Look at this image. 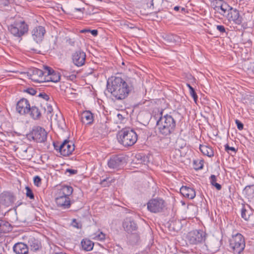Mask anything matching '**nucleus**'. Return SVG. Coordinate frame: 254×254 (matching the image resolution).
Listing matches in <instances>:
<instances>
[{
  "label": "nucleus",
  "mask_w": 254,
  "mask_h": 254,
  "mask_svg": "<svg viewBox=\"0 0 254 254\" xmlns=\"http://www.w3.org/2000/svg\"><path fill=\"white\" fill-rule=\"evenodd\" d=\"M28 113L30 114V116L34 120L39 119L41 116V112L39 109L36 106H32V107H30V110Z\"/></svg>",
  "instance_id": "nucleus-26"
},
{
  "label": "nucleus",
  "mask_w": 254,
  "mask_h": 254,
  "mask_svg": "<svg viewBox=\"0 0 254 254\" xmlns=\"http://www.w3.org/2000/svg\"><path fill=\"white\" fill-rule=\"evenodd\" d=\"M220 245V241L218 240L214 241L209 244V249L212 253H215L219 251Z\"/></svg>",
  "instance_id": "nucleus-29"
},
{
  "label": "nucleus",
  "mask_w": 254,
  "mask_h": 254,
  "mask_svg": "<svg viewBox=\"0 0 254 254\" xmlns=\"http://www.w3.org/2000/svg\"><path fill=\"white\" fill-rule=\"evenodd\" d=\"M246 210L245 209H243L242 211V217L246 221H249L250 218V215H247Z\"/></svg>",
  "instance_id": "nucleus-39"
},
{
  "label": "nucleus",
  "mask_w": 254,
  "mask_h": 254,
  "mask_svg": "<svg viewBox=\"0 0 254 254\" xmlns=\"http://www.w3.org/2000/svg\"><path fill=\"white\" fill-rule=\"evenodd\" d=\"M41 179L39 176H35L34 178V183L37 186H39V184L41 183Z\"/></svg>",
  "instance_id": "nucleus-42"
},
{
  "label": "nucleus",
  "mask_w": 254,
  "mask_h": 254,
  "mask_svg": "<svg viewBox=\"0 0 254 254\" xmlns=\"http://www.w3.org/2000/svg\"><path fill=\"white\" fill-rule=\"evenodd\" d=\"M176 151H177V152H179L180 150H176Z\"/></svg>",
  "instance_id": "nucleus-60"
},
{
  "label": "nucleus",
  "mask_w": 254,
  "mask_h": 254,
  "mask_svg": "<svg viewBox=\"0 0 254 254\" xmlns=\"http://www.w3.org/2000/svg\"><path fill=\"white\" fill-rule=\"evenodd\" d=\"M244 192L248 196H253L254 194V185H249L246 186L244 190Z\"/></svg>",
  "instance_id": "nucleus-31"
},
{
  "label": "nucleus",
  "mask_w": 254,
  "mask_h": 254,
  "mask_svg": "<svg viewBox=\"0 0 254 254\" xmlns=\"http://www.w3.org/2000/svg\"><path fill=\"white\" fill-rule=\"evenodd\" d=\"M10 32L14 36L20 37L28 30V25L22 20H16L8 27Z\"/></svg>",
  "instance_id": "nucleus-4"
},
{
  "label": "nucleus",
  "mask_w": 254,
  "mask_h": 254,
  "mask_svg": "<svg viewBox=\"0 0 254 254\" xmlns=\"http://www.w3.org/2000/svg\"><path fill=\"white\" fill-rule=\"evenodd\" d=\"M15 200L13 194L8 192H4L0 194V204L7 207L11 206Z\"/></svg>",
  "instance_id": "nucleus-15"
},
{
  "label": "nucleus",
  "mask_w": 254,
  "mask_h": 254,
  "mask_svg": "<svg viewBox=\"0 0 254 254\" xmlns=\"http://www.w3.org/2000/svg\"><path fill=\"white\" fill-rule=\"evenodd\" d=\"M74 150V144L69 140H65L59 147V152L61 154L67 156L71 154Z\"/></svg>",
  "instance_id": "nucleus-13"
},
{
  "label": "nucleus",
  "mask_w": 254,
  "mask_h": 254,
  "mask_svg": "<svg viewBox=\"0 0 254 254\" xmlns=\"http://www.w3.org/2000/svg\"><path fill=\"white\" fill-rule=\"evenodd\" d=\"M72 225L73 227L77 228H80V226H79V224L78 223V222L76 221V219H73L72 220Z\"/></svg>",
  "instance_id": "nucleus-45"
},
{
  "label": "nucleus",
  "mask_w": 254,
  "mask_h": 254,
  "mask_svg": "<svg viewBox=\"0 0 254 254\" xmlns=\"http://www.w3.org/2000/svg\"><path fill=\"white\" fill-rule=\"evenodd\" d=\"M226 17L229 21H233L237 24H240L242 22V18L240 16L239 11L231 7L227 13Z\"/></svg>",
  "instance_id": "nucleus-18"
},
{
  "label": "nucleus",
  "mask_w": 254,
  "mask_h": 254,
  "mask_svg": "<svg viewBox=\"0 0 254 254\" xmlns=\"http://www.w3.org/2000/svg\"><path fill=\"white\" fill-rule=\"evenodd\" d=\"M25 91L31 95H34L37 93L36 90L33 88H28Z\"/></svg>",
  "instance_id": "nucleus-40"
},
{
  "label": "nucleus",
  "mask_w": 254,
  "mask_h": 254,
  "mask_svg": "<svg viewBox=\"0 0 254 254\" xmlns=\"http://www.w3.org/2000/svg\"><path fill=\"white\" fill-rule=\"evenodd\" d=\"M8 1H6L3 3V5L5 6L8 5Z\"/></svg>",
  "instance_id": "nucleus-55"
},
{
  "label": "nucleus",
  "mask_w": 254,
  "mask_h": 254,
  "mask_svg": "<svg viewBox=\"0 0 254 254\" xmlns=\"http://www.w3.org/2000/svg\"><path fill=\"white\" fill-rule=\"evenodd\" d=\"M45 73L46 82H57L60 80L61 76L59 73L55 72L48 66H45Z\"/></svg>",
  "instance_id": "nucleus-16"
},
{
  "label": "nucleus",
  "mask_w": 254,
  "mask_h": 254,
  "mask_svg": "<svg viewBox=\"0 0 254 254\" xmlns=\"http://www.w3.org/2000/svg\"><path fill=\"white\" fill-rule=\"evenodd\" d=\"M199 149L204 155H206L208 157H212L214 155L213 149L208 146L200 145Z\"/></svg>",
  "instance_id": "nucleus-25"
},
{
  "label": "nucleus",
  "mask_w": 254,
  "mask_h": 254,
  "mask_svg": "<svg viewBox=\"0 0 254 254\" xmlns=\"http://www.w3.org/2000/svg\"><path fill=\"white\" fill-rule=\"evenodd\" d=\"M230 247L235 254H240L245 247L244 237L240 233L232 236L229 240Z\"/></svg>",
  "instance_id": "nucleus-5"
},
{
  "label": "nucleus",
  "mask_w": 254,
  "mask_h": 254,
  "mask_svg": "<svg viewBox=\"0 0 254 254\" xmlns=\"http://www.w3.org/2000/svg\"><path fill=\"white\" fill-rule=\"evenodd\" d=\"M28 148H26V149H24L23 150V152H25V153L27 152V151H28Z\"/></svg>",
  "instance_id": "nucleus-58"
},
{
  "label": "nucleus",
  "mask_w": 254,
  "mask_h": 254,
  "mask_svg": "<svg viewBox=\"0 0 254 254\" xmlns=\"http://www.w3.org/2000/svg\"><path fill=\"white\" fill-rule=\"evenodd\" d=\"M81 246L85 251H90L92 250L94 244L90 240L85 239L81 241Z\"/></svg>",
  "instance_id": "nucleus-28"
},
{
  "label": "nucleus",
  "mask_w": 254,
  "mask_h": 254,
  "mask_svg": "<svg viewBox=\"0 0 254 254\" xmlns=\"http://www.w3.org/2000/svg\"><path fill=\"white\" fill-rule=\"evenodd\" d=\"M38 97H42L44 99H45L46 101H47L49 100V97L48 95L45 94V93H39L38 95Z\"/></svg>",
  "instance_id": "nucleus-43"
},
{
  "label": "nucleus",
  "mask_w": 254,
  "mask_h": 254,
  "mask_svg": "<svg viewBox=\"0 0 254 254\" xmlns=\"http://www.w3.org/2000/svg\"><path fill=\"white\" fill-rule=\"evenodd\" d=\"M92 239L96 240L103 241L105 239V235L102 232L98 234H94L92 235Z\"/></svg>",
  "instance_id": "nucleus-34"
},
{
  "label": "nucleus",
  "mask_w": 254,
  "mask_h": 254,
  "mask_svg": "<svg viewBox=\"0 0 254 254\" xmlns=\"http://www.w3.org/2000/svg\"><path fill=\"white\" fill-rule=\"evenodd\" d=\"M56 202L58 206L64 209L69 208L71 204L69 197L59 194L56 198Z\"/></svg>",
  "instance_id": "nucleus-20"
},
{
  "label": "nucleus",
  "mask_w": 254,
  "mask_h": 254,
  "mask_svg": "<svg viewBox=\"0 0 254 254\" xmlns=\"http://www.w3.org/2000/svg\"><path fill=\"white\" fill-rule=\"evenodd\" d=\"M32 38L37 43H40L43 41L46 34V30L42 26H37L31 31Z\"/></svg>",
  "instance_id": "nucleus-11"
},
{
  "label": "nucleus",
  "mask_w": 254,
  "mask_h": 254,
  "mask_svg": "<svg viewBox=\"0 0 254 254\" xmlns=\"http://www.w3.org/2000/svg\"><path fill=\"white\" fill-rule=\"evenodd\" d=\"M190 94L193 98L194 102L196 103L197 99V96L194 91L193 88H190Z\"/></svg>",
  "instance_id": "nucleus-36"
},
{
  "label": "nucleus",
  "mask_w": 254,
  "mask_h": 254,
  "mask_svg": "<svg viewBox=\"0 0 254 254\" xmlns=\"http://www.w3.org/2000/svg\"><path fill=\"white\" fill-rule=\"evenodd\" d=\"M118 139L125 146H131L137 141V134L133 130L124 129L119 133Z\"/></svg>",
  "instance_id": "nucleus-3"
},
{
  "label": "nucleus",
  "mask_w": 254,
  "mask_h": 254,
  "mask_svg": "<svg viewBox=\"0 0 254 254\" xmlns=\"http://www.w3.org/2000/svg\"><path fill=\"white\" fill-rule=\"evenodd\" d=\"M66 172H68L70 175H73L76 174L77 171L73 169H67Z\"/></svg>",
  "instance_id": "nucleus-48"
},
{
  "label": "nucleus",
  "mask_w": 254,
  "mask_h": 254,
  "mask_svg": "<svg viewBox=\"0 0 254 254\" xmlns=\"http://www.w3.org/2000/svg\"><path fill=\"white\" fill-rule=\"evenodd\" d=\"M225 149L228 153H230V151H233L234 153L236 152V149L233 147L229 146L228 144L225 145Z\"/></svg>",
  "instance_id": "nucleus-37"
},
{
  "label": "nucleus",
  "mask_w": 254,
  "mask_h": 254,
  "mask_svg": "<svg viewBox=\"0 0 254 254\" xmlns=\"http://www.w3.org/2000/svg\"><path fill=\"white\" fill-rule=\"evenodd\" d=\"M117 117L119 120H121V121H123L124 119V117L122 115L120 114H118L117 115Z\"/></svg>",
  "instance_id": "nucleus-51"
},
{
  "label": "nucleus",
  "mask_w": 254,
  "mask_h": 254,
  "mask_svg": "<svg viewBox=\"0 0 254 254\" xmlns=\"http://www.w3.org/2000/svg\"><path fill=\"white\" fill-rule=\"evenodd\" d=\"M164 39L168 44H174L179 43L180 38L176 35L168 34L165 36Z\"/></svg>",
  "instance_id": "nucleus-27"
},
{
  "label": "nucleus",
  "mask_w": 254,
  "mask_h": 254,
  "mask_svg": "<svg viewBox=\"0 0 254 254\" xmlns=\"http://www.w3.org/2000/svg\"><path fill=\"white\" fill-rule=\"evenodd\" d=\"M81 122L86 125L90 124L93 121V116L91 112L85 111L81 115Z\"/></svg>",
  "instance_id": "nucleus-23"
},
{
  "label": "nucleus",
  "mask_w": 254,
  "mask_h": 254,
  "mask_svg": "<svg viewBox=\"0 0 254 254\" xmlns=\"http://www.w3.org/2000/svg\"><path fill=\"white\" fill-rule=\"evenodd\" d=\"M212 185L215 186L216 187V188L217 189V190H220L221 189V186L217 183H215L212 184Z\"/></svg>",
  "instance_id": "nucleus-49"
},
{
  "label": "nucleus",
  "mask_w": 254,
  "mask_h": 254,
  "mask_svg": "<svg viewBox=\"0 0 254 254\" xmlns=\"http://www.w3.org/2000/svg\"><path fill=\"white\" fill-rule=\"evenodd\" d=\"M126 163V157L123 155L112 156L108 162V166L110 169H120Z\"/></svg>",
  "instance_id": "nucleus-7"
},
{
  "label": "nucleus",
  "mask_w": 254,
  "mask_h": 254,
  "mask_svg": "<svg viewBox=\"0 0 254 254\" xmlns=\"http://www.w3.org/2000/svg\"><path fill=\"white\" fill-rule=\"evenodd\" d=\"M50 118L52 123L57 124L58 125H59L60 123L63 120L62 117L60 113L59 115H58L57 114L56 115H52L50 116Z\"/></svg>",
  "instance_id": "nucleus-30"
},
{
  "label": "nucleus",
  "mask_w": 254,
  "mask_h": 254,
  "mask_svg": "<svg viewBox=\"0 0 254 254\" xmlns=\"http://www.w3.org/2000/svg\"><path fill=\"white\" fill-rule=\"evenodd\" d=\"M187 86L189 87L190 91V88H192L189 84H187Z\"/></svg>",
  "instance_id": "nucleus-59"
},
{
  "label": "nucleus",
  "mask_w": 254,
  "mask_h": 254,
  "mask_svg": "<svg viewBox=\"0 0 254 254\" xmlns=\"http://www.w3.org/2000/svg\"><path fill=\"white\" fill-rule=\"evenodd\" d=\"M210 183L212 185L216 183V177L215 175H212L210 176Z\"/></svg>",
  "instance_id": "nucleus-46"
},
{
  "label": "nucleus",
  "mask_w": 254,
  "mask_h": 254,
  "mask_svg": "<svg viewBox=\"0 0 254 254\" xmlns=\"http://www.w3.org/2000/svg\"><path fill=\"white\" fill-rule=\"evenodd\" d=\"M180 193L185 197L193 199L195 196V191L192 188L183 186L180 189Z\"/></svg>",
  "instance_id": "nucleus-21"
},
{
  "label": "nucleus",
  "mask_w": 254,
  "mask_h": 254,
  "mask_svg": "<svg viewBox=\"0 0 254 254\" xmlns=\"http://www.w3.org/2000/svg\"><path fill=\"white\" fill-rule=\"evenodd\" d=\"M165 207L164 201L161 198H154L150 200L147 203V209L152 213H159Z\"/></svg>",
  "instance_id": "nucleus-8"
},
{
  "label": "nucleus",
  "mask_w": 254,
  "mask_h": 254,
  "mask_svg": "<svg viewBox=\"0 0 254 254\" xmlns=\"http://www.w3.org/2000/svg\"><path fill=\"white\" fill-rule=\"evenodd\" d=\"M124 230L128 233H131L137 229V224L130 218H126L123 222Z\"/></svg>",
  "instance_id": "nucleus-19"
},
{
  "label": "nucleus",
  "mask_w": 254,
  "mask_h": 254,
  "mask_svg": "<svg viewBox=\"0 0 254 254\" xmlns=\"http://www.w3.org/2000/svg\"><path fill=\"white\" fill-rule=\"evenodd\" d=\"M217 29L219 30L221 33H224L225 32V29L224 26L223 25H217Z\"/></svg>",
  "instance_id": "nucleus-44"
},
{
  "label": "nucleus",
  "mask_w": 254,
  "mask_h": 254,
  "mask_svg": "<svg viewBox=\"0 0 254 254\" xmlns=\"http://www.w3.org/2000/svg\"><path fill=\"white\" fill-rule=\"evenodd\" d=\"M157 126L161 134L167 136L174 131L176 122L174 118L170 115H162L157 122Z\"/></svg>",
  "instance_id": "nucleus-2"
},
{
  "label": "nucleus",
  "mask_w": 254,
  "mask_h": 254,
  "mask_svg": "<svg viewBox=\"0 0 254 254\" xmlns=\"http://www.w3.org/2000/svg\"><path fill=\"white\" fill-rule=\"evenodd\" d=\"M115 182V179L110 178H106L100 182V184L104 187H108Z\"/></svg>",
  "instance_id": "nucleus-32"
},
{
  "label": "nucleus",
  "mask_w": 254,
  "mask_h": 254,
  "mask_svg": "<svg viewBox=\"0 0 254 254\" xmlns=\"http://www.w3.org/2000/svg\"><path fill=\"white\" fill-rule=\"evenodd\" d=\"M47 133L45 130L39 127H35L30 134L33 139L37 142H43L47 139Z\"/></svg>",
  "instance_id": "nucleus-10"
},
{
  "label": "nucleus",
  "mask_w": 254,
  "mask_h": 254,
  "mask_svg": "<svg viewBox=\"0 0 254 254\" xmlns=\"http://www.w3.org/2000/svg\"><path fill=\"white\" fill-rule=\"evenodd\" d=\"M43 71L38 68H33L29 70L27 72L29 78L35 82H46L45 68Z\"/></svg>",
  "instance_id": "nucleus-9"
},
{
  "label": "nucleus",
  "mask_w": 254,
  "mask_h": 254,
  "mask_svg": "<svg viewBox=\"0 0 254 254\" xmlns=\"http://www.w3.org/2000/svg\"><path fill=\"white\" fill-rule=\"evenodd\" d=\"M13 249L16 254H28V248L27 245L22 243L14 245Z\"/></svg>",
  "instance_id": "nucleus-22"
},
{
  "label": "nucleus",
  "mask_w": 254,
  "mask_h": 254,
  "mask_svg": "<svg viewBox=\"0 0 254 254\" xmlns=\"http://www.w3.org/2000/svg\"><path fill=\"white\" fill-rule=\"evenodd\" d=\"M137 159H139V158H140V159L141 160V159H142L141 155L139 154L137 155Z\"/></svg>",
  "instance_id": "nucleus-57"
},
{
  "label": "nucleus",
  "mask_w": 254,
  "mask_h": 254,
  "mask_svg": "<svg viewBox=\"0 0 254 254\" xmlns=\"http://www.w3.org/2000/svg\"><path fill=\"white\" fill-rule=\"evenodd\" d=\"M216 5L214 9L216 12L220 13L221 15L226 17L228 12L231 10V7L223 0H215Z\"/></svg>",
  "instance_id": "nucleus-12"
},
{
  "label": "nucleus",
  "mask_w": 254,
  "mask_h": 254,
  "mask_svg": "<svg viewBox=\"0 0 254 254\" xmlns=\"http://www.w3.org/2000/svg\"><path fill=\"white\" fill-rule=\"evenodd\" d=\"M89 31H90V30L85 29L81 30L80 31V33H86V32H89Z\"/></svg>",
  "instance_id": "nucleus-53"
},
{
  "label": "nucleus",
  "mask_w": 254,
  "mask_h": 254,
  "mask_svg": "<svg viewBox=\"0 0 254 254\" xmlns=\"http://www.w3.org/2000/svg\"><path fill=\"white\" fill-rule=\"evenodd\" d=\"M186 238L190 244L197 245L204 241L205 234L202 231L193 230L188 234Z\"/></svg>",
  "instance_id": "nucleus-6"
},
{
  "label": "nucleus",
  "mask_w": 254,
  "mask_h": 254,
  "mask_svg": "<svg viewBox=\"0 0 254 254\" xmlns=\"http://www.w3.org/2000/svg\"><path fill=\"white\" fill-rule=\"evenodd\" d=\"M60 145V144H59V143H54V146L55 149H56L57 150H59V151Z\"/></svg>",
  "instance_id": "nucleus-52"
},
{
  "label": "nucleus",
  "mask_w": 254,
  "mask_h": 254,
  "mask_svg": "<svg viewBox=\"0 0 254 254\" xmlns=\"http://www.w3.org/2000/svg\"><path fill=\"white\" fill-rule=\"evenodd\" d=\"M75 10H76V11H79L83 12V10H84V8H75Z\"/></svg>",
  "instance_id": "nucleus-54"
},
{
  "label": "nucleus",
  "mask_w": 254,
  "mask_h": 254,
  "mask_svg": "<svg viewBox=\"0 0 254 254\" xmlns=\"http://www.w3.org/2000/svg\"><path fill=\"white\" fill-rule=\"evenodd\" d=\"M86 55L81 50L76 51L72 55L73 63L78 66L83 65L85 61Z\"/></svg>",
  "instance_id": "nucleus-17"
},
{
  "label": "nucleus",
  "mask_w": 254,
  "mask_h": 254,
  "mask_svg": "<svg viewBox=\"0 0 254 254\" xmlns=\"http://www.w3.org/2000/svg\"><path fill=\"white\" fill-rule=\"evenodd\" d=\"M94 36H96L98 34V31L97 30H92L89 31Z\"/></svg>",
  "instance_id": "nucleus-50"
},
{
  "label": "nucleus",
  "mask_w": 254,
  "mask_h": 254,
  "mask_svg": "<svg viewBox=\"0 0 254 254\" xmlns=\"http://www.w3.org/2000/svg\"><path fill=\"white\" fill-rule=\"evenodd\" d=\"M63 74L64 75V76L68 77L70 79H71V80H73L74 78H75V76L73 74H72L71 75H68L66 71H65L63 72Z\"/></svg>",
  "instance_id": "nucleus-47"
},
{
  "label": "nucleus",
  "mask_w": 254,
  "mask_h": 254,
  "mask_svg": "<svg viewBox=\"0 0 254 254\" xmlns=\"http://www.w3.org/2000/svg\"><path fill=\"white\" fill-rule=\"evenodd\" d=\"M73 191V189L71 187L64 186L59 190V195L63 196H68L71 195Z\"/></svg>",
  "instance_id": "nucleus-24"
},
{
  "label": "nucleus",
  "mask_w": 254,
  "mask_h": 254,
  "mask_svg": "<svg viewBox=\"0 0 254 254\" xmlns=\"http://www.w3.org/2000/svg\"><path fill=\"white\" fill-rule=\"evenodd\" d=\"M29 243L30 244L31 250L33 251H36L39 250L40 248V245L37 241L35 240H31V241H29Z\"/></svg>",
  "instance_id": "nucleus-33"
},
{
  "label": "nucleus",
  "mask_w": 254,
  "mask_h": 254,
  "mask_svg": "<svg viewBox=\"0 0 254 254\" xmlns=\"http://www.w3.org/2000/svg\"><path fill=\"white\" fill-rule=\"evenodd\" d=\"M45 111L47 114H51L53 111L52 106L50 105L46 104V107H44Z\"/></svg>",
  "instance_id": "nucleus-38"
},
{
  "label": "nucleus",
  "mask_w": 254,
  "mask_h": 254,
  "mask_svg": "<svg viewBox=\"0 0 254 254\" xmlns=\"http://www.w3.org/2000/svg\"><path fill=\"white\" fill-rule=\"evenodd\" d=\"M179 8H180V7H179V6H175V7H174V10H177H177H178L179 9Z\"/></svg>",
  "instance_id": "nucleus-56"
},
{
  "label": "nucleus",
  "mask_w": 254,
  "mask_h": 254,
  "mask_svg": "<svg viewBox=\"0 0 254 254\" xmlns=\"http://www.w3.org/2000/svg\"><path fill=\"white\" fill-rule=\"evenodd\" d=\"M235 123L237 125V128L239 130H242L243 129L244 125H243V123H242L240 121H239L238 120H236Z\"/></svg>",
  "instance_id": "nucleus-41"
},
{
  "label": "nucleus",
  "mask_w": 254,
  "mask_h": 254,
  "mask_svg": "<svg viewBox=\"0 0 254 254\" xmlns=\"http://www.w3.org/2000/svg\"><path fill=\"white\" fill-rule=\"evenodd\" d=\"M107 90L117 99L122 100L127 97L131 90V87L121 77H111L107 81Z\"/></svg>",
  "instance_id": "nucleus-1"
},
{
  "label": "nucleus",
  "mask_w": 254,
  "mask_h": 254,
  "mask_svg": "<svg viewBox=\"0 0 254 254\" xmlns=\"http://www.w3.org/2000/svg\"><path fill=\"white\" fill-rule=\"evenodd\" d=\"M25 190L26 196L31 199H34V195L31 189L29 187H26Z\"/></svg>",
  "instance_id": "nucleus-35"
},
{
  "label": "nucleus",
  "mask_w": 254,
  "mask_h": 254,
  "mask_svg": "<svg viewBox=\"0 0 254 254\" xmlns=\"http://www.w3.org/2000/svg\"><path fill=\"white\" fill-rule=\"evenodd\" d=\"M30 105L29 101L24 98L19 100L16 105V111L20 115H25L29 112Z\"/></svg>",
  "instance_id": "nucleus-14"
}]
</instances>
